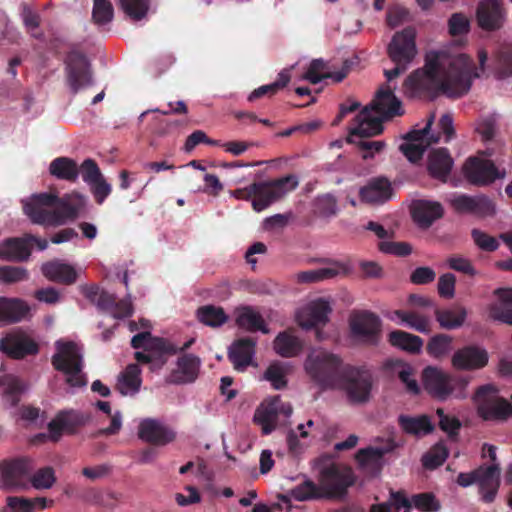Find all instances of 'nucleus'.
<instances>
[{"label": "nucleus", "instance_id": "obj_48", "mask_svg": "<svg viewBox=\"0 0 512 512\" xmlns=\"http://www.w3.org/2000/svg\"><path fill=\"white\" fill-rule=\"evenodd\" d=\"M290 74L288 71L283 70L278 74L277 80L271 84L262 85L254 89L248 96V101L253 102L264 96H273L279 90L285 88L290 82Z\"/></svg>", "mask_w": 512, "mask_h": 512}, {"label": "nucleus", "instance_id": "obj_63", "mask_svg": "<svg viewBox=\"0 0 512 512\" xmlns=\"http://www.w3.org/2000/svg\"><path fill=\"white\" fill-rule=\"evenodd\" d=\"M327 64L322 59H314L311 61L307 71L304 74V79L308 80L312 84H318L321 82L326 73Z\"/></svg>", "mask_w": 512, "mask_h": 512}, {"label": "nucleus", "instance_id": "obj_1", "mask_svg": "<svg viewBox=\"0 0 512 512\" xmlns=\"http://www.w3.org/2000/svg\"><path fill=\"white\" fill-rule=\"evenodd\" d=\"M475 64L466 54L450 57L430 52L423 68L413 71L404 81V93L411 98H434L439 93L459 98L468 93L472 80L478 77Z\"/></svg>", "mask_w": 512, "mask_h": 512}, {"label": "nucleus", "instance_id": "obj_41", "mask_svg": "<svg viewBox=\"0 0 512 512\" xmlns=\"http://www.w3.org/2000/svg\"><path fill=\"white\" fill-rule=\"evenodd\" d=\"M389 343L406 352L417 354L423 347V340L417 335L402 330H394L388 335Z\"/></svg>", "mask_w": 512, "mask_h": 512}, {"label": "nucleus", "instance_id": "obj_56", "mask_svg": "<svg viewBox=\"0 0 512 512\" xmlns=\"http://www.w3.org/2000/svg\"><path fill=\"white\" fill-rule=\"evenodd\" d=\"M114 14V9L109 0H94L92 18L96 24L109 23Z\"/></svg>", "mask_w": 512, "mask_h": 512}, {"label": "nucleus", "instance_id": "obj_22", "mask_svg": "<svg viewBox=\"0 0 512 512\" xmlns=\"http://www.w3.org/2000/svg\"><path fill=\"white\" fill-rule=\"evenodd\" d=\"M138 437L155 446H165L176 439V432L158 419L145 418L138 426Z\"/></svg>", "mask_w": 512, "mask_h": 512}, {"label": "nucleus", "instance_id": "obj_31", "mask_svg": "<svg viewBox=\"0 0 512 512\" xmlns=\"http://www.w3.org/2000/svg\"><path fill=\"white\" fill-rule=\"evenodd\" d=\"M280 396L264 401L254 413V422L261 426L262 433L270 434L276 429Z\"/></svg>", "mask_w": 512, "mask_h": 512}, {"label": "nucleus", "instance_id": "obj_52", "mask_svg": "<svg viewBox=\"0 0 512 512\" xmlns=\"http://www.w3.org/2000/svg\"><path fill=\"white\" fill-rule=\"evenodd\" d=\"M448 455V448L443 443H437L422 457V464L426 469L434 470L445 462Z\"/></svg>", "mask_w": 512, "mask_h": 512}, {"label": "nucleus", "instance_id": "obj_58", "mask_svg": "<svg viewBox=\"0 0 512 512\" xmlns=\"http://www.w3.org/2000/svg\"><path fill=\"white\" fill-rule=\"evenodd\" d=\"M30 481L36 489H49L56 481L54 469L50 466L40 468L30 478Z\"/></svg>", "mask_w": 512, "mask_h": 512}, {"label": "nucleus", "instance_id": "obj_49", "mask_svg": "<svg viewBox=\"0 0 512 512\" xmlns=\"http://www.w3.org/2000/svg\"><path fill=\"white\" fill-rule=\"evenodd\" d=\"M453 337L448 334H436L426 345L427 353L436 359H441L452 350Z\"/></svg>", "mask_w": 512, "mask_h": 512}, {"label": "nucleus", "instance_id": "obj_21", "mask_svg": "<svg viewBox=\"0 0 512 512\" xmlns=\"http://www.w3.org/2000/svg\"><path fill=\"white\" fill-rule=\"evenodd\" d=\"M32 470V461L28 458H18L3 463L1 468L3 486L6 489L25 488Z\"/></svg>", "mask_w": 512, "mask_h": 512}, {"label": "nucleus", "instance_id": "obj_7", "mask_svg": "<svg viewBox=\"0 0 512 512\" xmlns=\"http://www.w3.org/2000/svg\"><path fill=\"white\" fill-rule=\"evenodd\" d=\"M416 31L409 26L402 31L396 32L387 47V53L390 60L395 64L392 69L384 70V75L388 82L404 73L408 65L413 61L417 54Z\"/></svg>", "mask_w": 512, "mask_h": 512}, {"label": "nucleus", "instance_id": "obj_23", "mask_svg": "<svg viewBox=\"0 0 512 512\" xmlns=\"http://www.w3.org/2000/svg\"><path fill=\"white\" fill-rule=\"evenodd\" d=\"M489 361L488 352L475 345L458 349L452 356V366L457 370L473 371L484 368Z\"/></svg>", "mask_w": 512, "mask_h": 512}, {"label": "nucleus", "instance_id": "obj_27", "mask_svg": "<svg viewBox=\"0 0 512 512\" xmlns=\"http://www.w3.org/2000/svg\"><path fill=\"white\" fill-rule=\"evenodd\" d=\"M392 195L390 181L382 176L370 179L359 191L361 201L369 204H383L390 200Z\"/></svg>", "mask_w": 512, "mask_h": 512}, {"label": "nucleus", "instance_id": "obj_55", "mask_svg": "<svg viewBox=\"0 0 512 512\" xmlns=\"http://www.w3.org/2000/svg\"><path fill=\"white\" fill-rule=\"evenodd\" d=\"M412 506L422 512H438L441 508L439 501L431 492L414 494L411 497Z\"/></svg>", "mask_w": 512, "mask_h": 512}, {"label": "nucleus", "instance_id": "obj_47", "mask_svg": "<svg viewBox=\"0 0 512 512\" xmlns=\"http://www.w3.org/2000/svg\"><path fill=\"white\" fill-rule=\"evenodd\" d=\"M146 351L153 355L156 364L163 366L167 362V356L176 354L178 349L164 338L152 337Z\"/></svg>", "mask_w": 512, "mask_h": 512}, {"label": "nucleus", "instance_id": "obj_24", "mask_svg": "<svg viewBox=\"0 0 512 512\" xmlns=\"http://www.w3.org/2000/svg\"><path fill=\"white\" fill-rule=\"evenodd\" d=\"M331 311L330 303L323 298H319L308 304L307 307L297 315V320L299 325L304 329L317 328L318 326H324L328 322V316Z\"/></svg>", "mask_w": 512, "mask_h": 512}, {"label": "nucleus", "instance_id": "obj_51", "mask_svg": "<svg viewBox=\"0 0 512 512\" xmlns=\"http://www.w3.org/2000/svg\"><path fill=\"white\" fill-rule=\"evenodd\" d=\"M394 313L402 322H405L410 328L418 332L429 333L431 331L430 321L424 315L403 310H396Z\"/></svg>", "mask_w": 512, "mask_h": 512}, {"label": "nucleus", "instance_id": "obj_14", "mask_svg": "<svg viewBox=\"0 0 512 512\" xmlns=\"http://www.w3.org/2000/svg\"><path fill=\"white\" fill-rule=\"evenodd\" d=\"M319 482L325 498L343 497L354 484V477L350 469L341 470L337 465L331 464L321 470Z\"/></svg>", "mask_w": 512, "mask_h": 512}, {"label": "nucleus", "instance_id": "obj_19", "mask_svg": "<svg viewBox=\"0 0 512 512\" xmlns=\"http://www.w3.org/2000/svg\"><path fill=\"white\" fill-rule=\"evenodd\" d=\"M506 11L502 0H481L476 8V21L484 31H497L504 25Z\"/></svg>", "mask_w": 512, "mask_h": 512}, {"label": "nucleus", "instance_id": "obj_18", "mask_svg": "<svg viewBox=\"0 0 512 512\" xmlns=\"http://www.w3.org/2000/svg\"><path fill=\"white\" fill-rule=\"evenodd\" d=\"M434 116L428 119L426 126L420 130H412L407 133L404 139L407 141L400 145L399 149L403 155L412 163L422 159L424 152L431 143H436L438 138L427 140V135L433 123Z\"/></svg>", "mask_w": 512, "mask_h": 512}, {"label": "nucleus", "instance_id": "obj_30", "mask_svg": "<svg viewBox=\"0 0 512 512\" xmlns=\"http://www.w3.org/2000/svg\"><path fill=\"white\" fill-rule=\"evenodd\" d=\"M41 272L48 280L64 285L74 284L78 277L72 265L57 259L42 264Z\"/></svg>", "mask_w": 512, "mask_h": 512}, {"label": "nucleus", "instance_id": "obj_13", "mask_svg": "<svg viewBox=\"0 0 512 512\" xmlns=\"http://www.w3.org/2000/svg\"><path fill=\"white\" fill-rule=\"evenodd\" d=\"M64 62L67 82L74 94L93 84L91 66L84 53L72 50L67 54Z\"/></svg>", "mask_w": 512, "mask_h": 512}, {"label": "nucleus", "instance_id": "obj_42", "mask_svg": "<svg viewBox=\"0 0 512 512\" xmlns=\"http://www.w3.org/2000/svg\"><path fill=\"white\" fill-rule=\"evenodd\" d=\"M196 318L200 323L212 328H218L228 321L224 309L212 304L200 306L196 311Z\"/></svg>", "mask_w": 512, "mask_h": 512}, {"label": "nucleus", "instance_id": "obj_25", "mask_svg": "<svg viewBox=\"0 0 512 512\" xmlns=\"http://www.w3.org/2000/svg\"><path fill=\"white\" fill-rule=\"evenodd\" d=\"M256 340L251 337L236 339L228 349V359L238 372H244L248 366L253 365L256 352Z\"/></svg>", "mask_w": 512, "mask_h": 512}, {"label": "nucleus", "instance_id": "obj_57", "mask_svg": "<svg viewBox=\"0 0 512 512\" xmlns=\"http://www.w3.org/2000/svg\"><path fill=\"white\" fill-rule=\"evenodd\" d=\"M29 272L24 267L19 266H1L0 281L6 284L17 283L28 280Z\"/></svg>", "mask_w": 512, "mask_h": 512}, {"label": "nucleus", "instance_id": "obj_34", "mask_svg": "<svg viewBox=\"0 0 512 512\" xmlns=\"http://www.w3.org/2000/svg\"><path fill=\"white\" fill-rule=\"evenodd\" d=\"M434 315L439 326L445 330H455L463 326L467 318V310L461 305L450 308L435 307Z\"/></svg>", "mask_w": 512, "mask_h": 512}, {"label": "nucleus", "instance_id": "obj_29", "mask_svg": "<svg viewBox=\"0 0 512 512\" xmlns=\"http://www.w3.org/2000/svg\"><path fill=\"white\" fill-rule=\"evenodd\" d=\"M411 214L419 227L427 229L436 220L443 217L444 209L439 202L418 200L413 203Z\"/></svg>", "mask_w": 512, "mask_h": 512}, {"label": "nucleus", "instance_id": "obj_3", "mask_svg": "<svg viewBox=\"0 0 512 512\" xmlns=\"http://www.w3.org/2000/svg\"><path fill=\"white\" fill-rule=\"evenodd\" d=\"M422 376L425 390L434 399L463 400L468 396L467 387L471 380L469 376L453 375L432 366L426 367Z\"/></svg>", "mask_w": 512, "mask_h": 512}, {"label": "nucleus", "instance_id": "obj_17", "mask_svg": "<svg viewBox=\"0 0 512 512\" xmlns=\"http://www.w3.org/2000/svg\"><path fill=\"white\" fill-rule=\"evenodd\" d=\"M0 350L12 359H23L39 352V345L22 331L6 334L0 340Z\"/></svg>", "mask_w": 512, "mask_h": 512}, {"label": "nucleus", "instance_id": "obj_45", "mask_svg": "<svg viewBox=\"0 0 512 512\" xmlns=\"http://www.w3.org/2000/svg\"><path fill=\"white\" fill-rule=\"evenodd\" d=\"M237 325L249 332L261 331L264 334L269 333L265 321L260 313L250 307H244L236 318Z\"/></svg>", "mask_w": 512, "mask_h": 512}, {"label": "nucleus", "instance_id": "obj_20", "mask_svg": "<svg viewBox=\"0 0 512 512\" xmlns=\"http://www.w3.org/2000/svg\"><path fill=\"white\" fill-rule=\"evenodd\" d=\"M452 208L460 214H472L478 217H487L495 214V205L485 195L470 196L460 194L450 200Z\"/></svg>", "mask_w": 512, "mask_h": 512}, {"label": "nucleus", "instance_id": "obj_15", "mask_svg": "<svg viewBox=\"0 0 512 512\" xmlns=\"http://www.w3.org/2000/svg\"><path fill=\"white\" fill-rule=\"evenodd\" d=\"M90 420V415L78 410H61L48 424L50 438L58 441L63 433L75 434Z\"/></svg>", "mask_w": 512, "mask_h": 512}, {"label": "nucleus", "instance_id": "obj_4", "mask_svg": "<svg viewBox=\"0 0 512 512\" xmlns=\"http://www.w3.org/2000/svg\"><path fill=\"white\" fill-rule=\"evenodd\" d=\"M345 365L339 356L326 351L312 352L304 362L307 375L321 390H336Z\"/></svg>", "mask_w": 512, "mask_h": 512}, {"label": "nucleus", "instance_id": "obj_43", "mask_svg": "<svg viewBox=\"0 0 512 512\" xmlns=\"http://www.w3.org/2000/svg\"><path fill=\"white\" fill-rule=\"evenodd\" d=\"M303 345L298 337L288 331L281 332L274 340V349L282 357L297 356L302 351Z\"/></svg>", "mask_w": 512, "mask_h": 512}, {"label": "nucleus", "instance_id": "obj_60", "mask_svg": "<svg viewBox=\"0 0 512 512\" xmlns=\"http://www.w3.org/2000/svg\"><path fill=\"white\" fill-rule=\"evenodd\" d=\"M436 414L439 417L440 429L446 432L451 438L457 436L461 428L460 420L455 416L445 414L442 408H438Z\"/></svg>", "mask_w": 512, "mask_h": 512}, {"label": "nucleus", "instance_id": "obj_28", "mask_svg": "<svg viewBox=\"0 0 512 512\" xmlns=\"http://www.w3.org/2000/svg\"><path fill=\"white\" fill-rule=\"evenodd\" d=\"M201 361L193 354H184L177 360V369L173 370L168 377L172 384H187L194 382L199 373Z\"/></svg>", "mask_w": 512, "mask_h": 512}, {"label": "nucleus", "instance_id": "obj_44", "mask_svg": "<svg viewBox=\"0 0 512 512\" xmlns=\"http://www.w3.org/2000/svg\"><path fill=\"white\" fill-rule=\"evenodd\" d=\"M142 383L141 369L138 364H129L119 377L118 388L123 395L135 394Z\"/></svg>", "mask_w": 512, "mask_h": 512}, {"label": "nucleus", "instance_id": "obj_16", "mask_svg": "<svg viewBox=\"0 0 512 512\" xmlns=\"http://www.w3.org/2000/svg\"><path fill=\"white\" fill-rule=\"evenodd\" d=\"M463 172L466 179L476 186H485L505 177V171L500 172L491 160L477 157H470L465 162Z\"/></svg>", "mask_w": 512, "mask_h": 512}, {"label": "nucleus", "instance_id": "obj_46", "mask_svg": "<svg viewBox=\"0 0 512 512\" xmlns=\"http://www.w3.org/2000/svg\"><path fill=\"white\" fill-rule=\"evenodd\" d=\"M288 494L291 498L299 502L325 498V493L320 485H317L310 479H305L303 482L293 487Z\"/></svg>", "mask_w": 512, "mask_h": 512}, {"label": "nucleus", "instance_id": "obj_2", "mask_svg": "<svg viewBox=\"0 0 512 512\" xmlns=\"http://www.w3.org/2000/svg\"><path fill=\"white\" fill-rule=\"evenodd\" d=\"M395 87L382 85L375 99L363 108L355 117L354 125L349 130V143H355L362 151L364 160L374 158L375 154L384 150V141L369 140L372 136L383 132V122L404 115L401 101L394 94Z\"/></svg>", "mask_w": 512, "mask_h": 512}, {"label": "nucleus", "instance_id": "obj_50", "mask_svg": "<svg viewBox=\"0 0 512 512\" xmlns=\"http://www.w3.org/2000/svg\"><path fill=\"white\" fill-rule=\"evenodd\" d=\"M338 269L333 267H323L314 270L301 271L294 275L299 284L317 283L326 279L334 278L338 275Z\"/></svg>", "mask_w": 512, "mask_h": 512}, {"label": "nucleus", "instance_id": "obj_33", "mask_svg": "<svg viewBox=\"0 0 512 512\" xmlns=\"http://www.w3.org/2000/svg\"><path fill=\"white\" fill-rule=\"evenodd\" d=\"M453 166V159L448 149L432 150L428 157V171L433 178L446 181Z\"/></svg>", "mask_w": 512, "mask_h": 512}, {"label": "nucleus", "instance_id": "obj_9", "mask_svg": "<svg viewBox=\"0 0 512 512\" xmlns=\"http://www.w3.org/2000/svg\"><path fill=\"white\" fill-rule=\"evenodd\" d=\"M499 390L493 384L479 386L473 397L477 414L485 421H506L512 416V405L498 395Z\"/></svg>", "mask_w": 512, "mask_h": 512}, {"label": "nucleus", "instance_id": "obj_6", "mask_svg": "<svg viewBox=\"0 0 512 512\" xmlns=\"http://www.w3.org/2000/svg\"><path fill=\"white\" fill-rule=\"evenodd\" d=\"M298 186V178L295 175H286L270 182H256L235 191L237 197H253L252 206L257 212L263 211L273 202L281 199L285 194L293 191Z\"/></svg>", "mask_w": 512, "mask_h": 512}, {"label": "nucleus", "instance_id": "obj_62", "mask_svg": "<svg viewBox=\"0 0 512 512\" xmlns=\"http://www.w3.org/2000/svg\"><path fill=\"white\" fill-rule=\"evenodd\" d=\"M79 173H81L83 181L88 184L98 181L103 177L98 164L91 158L85 159L82 162L79 167Z\"/></svg>", "mask_w": 512, "mask_h": 512}, {"label": "nucleus", "instance_id": "obj_59", "mask_svg": "<svg viewBox=\"0 0 512 512\" xmlns=\"http://www.w3.org/2000/svg\"><path fill=\"white\" fill-rule=\"evenodd\" d=\"M448 31L451 36H462L470 31V20L463 13H453L448 20Z\"/></svg>", "mask_w": 512, "mask_h": 512}, {"label": "nucleus", "instance_id": "obj_5", "mask_svg": "<svg viewBox=\"0 0 512 512\" xmlns=\"http://www.w3.org/2000/svg\"><path fill=\"white\" fill-rule=\"evenodd\" d=\"M374 384V376L369 368L346 364L336 390L345 393L349 404L366 405L372 399Z\"/></svg>", "mask_w": 512, "mask_h": 512}, {"label": "nucleus", "instance_id": "obj_35", "mask_svg": "<svg viewBox=\"0 0 512 512\" xmlns=\"http://www.w3.org/2000/svg\"><path fill=\"white\" fill-rule=\"evenodd\" d=\"M29 312V306L21 299L0 297V323L21 321Z\"/></svg>", "mask_w": 512, "mask_h": 512}, {"label": "nucleus", "instance_id": "obj_12", "mask_svg": "<svg viewBox=\"0 0 512 512\" xmlns=\"http://www.w3.org/2000/svg\"><path fill=\"white\" fill-rule=\"evenodd\" d=\"M57 195L52 193L33 194L22 200L23 212L33 224L57 227L58 218L52 213Z\"/></svg>", "mask_w": 512, "mask_h": 512}, {"label": "nucleus", "instance_id": "obj_8", "mask_svg": "<svg viewBox=\"0 0 512 512\" xmlns=\"http://www.w3.org/2000/svg\"><path fill=\"white\" fill-rule=\"evenodd\" d=\"M56 353L51 358L55 370L64 373L66 383L71 387L87 385L86 376L82 373L83 357L76 343L57 341Z\"/></svg>", "mask_w": 512, "mask_h": 512}, {"label": "nucleus", "instance_id": "obj_11", "mask_svg": "<svg viewBox=\"0 0 512 512\" xmlns=\"http://www.w3.org/2000/svg\"><path fill=\"white\" fill-rule=\"evenodd\" d=\"M382 322L378 315L367 310L355 311L349 317V328L353 339L375 346L381 339Z\"/></svg>", "mask_w": 512, "mask_h": 512}, {"label": "nucleus", "instance_id": "obj_54", "mask_svg": "<svg viewBox=\"0 0 512 512\" xmlns=\"http://www.w3.org/2000/svg\"><path fill=\"white\" fill-rule=\"evenodd\" d=\"M125 14L135 21L143 19L149 10V0H120Z\"/></svg>", "mask_w": 512, "mask_h": 512}, {"label": "nucleus", "instance_id": "obj_10", "mask_svg": "<svg viewBox=\"0 0 512 512\" xmlns=\"http://www.w3.org/2000/svg\"><path fill=\"white\" fill-rule=\"evenodd\" d=\"M456 482L461 487L477 483L482 501L492 503L500 486V467L498 464L479 466L469 473H459Z\"/></svg>", "mask_w": 512, "mask_h": 512}, {"label": "nucleus", "instance_id": "obj_32", "mask_svg": "<svg viewBox=\"0 0 512 512\" xmlns=\"http://www.w3.org/2000/svg\"><path fill=\"white\" fill-rule=\"evenodd\" d=\"M30 255L31 247L26 236L7 238L0 243V259L4 261L23 262L28 260Z\"/></svg>", "mask_w": 512, "mask_h": 512}, {"label": "nucleus", "instance_id": "obj_61", "mask_svg": "<svg viewBox=\"0 0 512 512\" xmlns=\"http://www.w3.org/2000/svg\"><path fill=\"white\" fill-rule=\"evenodd\" d=\"M471 237L474 243L483 251L493 252L499 247V242L495 237L490 236L479 229H473L471 231Z\"/></svg>", "mask_w": 512, "mask_h": 512}, {"label": "nucleus", "instance_id": "obj_53", "mask_svg": "<svg viewBox=\"0 0 512 512\" xmlns=\"http://www.w3.org/2000/svg\"><path fill=\"white\" fill-rule=\"evenodd\" d=\"M264 379L269 381L276 390L287 386L285 366L281 362L271 363L264 373Z\"/></svg>", "mask_w": 512, "mask_h": 512}, {"label": "nucleus", "instance_id": "obj_36", "mask_svg": "<svg viewBox=\"0 0 512 512\" xmlns=\"http://www.w3.org/2000/svg\"><path fill=\"white\" fill-rule=\"evenodd\" d=\"M494 294L501 303L490 306V317L512 325V288H498L494 291Z\"/></svg>", "mask_w": 512, "mask_h": 512}, {"label": "nucleus", "instance_id": "obj_39", "mask_svg": "<svg viewBox=\"0 0 512 512\" xmlns=\"http://www.w3.org/2000/svg\"><path fill=\"white\" fill-rule=\"evenodd\" d=\"M395 448L394 443H389L386 447H367L360 449L356 454V460L362 467H371L375 470H380L382 467V459L385 454L393 451Z\"/></svg>", "mask_w": 512, "mask_h": 512}, {"label": "nucleus", "instance_id": "obj_38", "mask_svg": "<svg viewBox=\"0 0 512 512\" xmlns=\"http://www.w3.org/2000/svg\"><path fill=\"white\" fill-rule=\"evenodd\" d=\"M81 293L87 298L92 304H95L101 311L110 312L115 306L116 296L103 289H100L97 285H82L80 287Z\"/></svg>", "mask_w": 512, "mask_h": 512}, {"label": "nucleus", "instance_id": "obj_64", "mask_svg": "<svg viewBox=\"0 0 512 512\" xmlns=\"http://www.w3.org/2000/svg\"><path fill=\"white\" fill-rule=\"evenodd\" d=\"M378 248L385 254L396 256H407L412 252L411 246L405 242L381 241Z\"/></svg>", "mask_w": 512, "mask_h": 512}, {"label": "nucleus", "instance_id": "obj_26", "mask_svg": "<svg viewBox=\"0 0 512 512\" xmlns=\"http://www.w3.org/2000/svg\"><path fill=\"white\" fill-rule=\"evenodd\" d=\"M85 202V197L79 193L67 194L61 198L57 196L52 207V213L56 215L59 221L57 226L65 224L68 220L76 219L84 208Z\"/></svg>", "mask_w": 512, "mask_h": 512}, {"label": "nucleus", "instance_id": "obj_37", "mask_svg": "<svg viewBox=\"0 0 512 512\" xmlns=\"http://www.w3.org/2000/svg\"><path fill=\"white\" fill-rule=\"evenodd\" d=\"M400 428L409 435L423 436L433 432L434 425L427 415L409 416L400 415L398 417Z\"/></svg>", "mask_w": 512, "mask_h": 512}, {"label": "nucleus", "instance_id": "obj_40", "mask_svg": "<svg viewBox=\"0 0 512 512\" xmlns=\"http://www.w3.org/2000/svg\"><path fill=\"white\" fill-rule=\"evenodd\" d=\"M49 172L57 179L76 182L79 176V167L71 158L57 157L50 163Z\"/></svg>", "mask_w": 512, "mask_h": 512}]
</instances>
